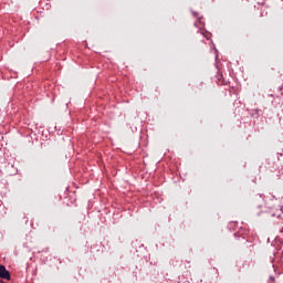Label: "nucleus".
Instances as JSON below:
<instances>
[{"label": "nucleus", "instance_id": "1", "mask_svg": "<svg viewBox=\"0 0 283 283\" xmlns=\"http://www.w3.org/2000/svg\"><path fill=\"white\" fill-rule=\"evenodd\" d=\"M0 277L2 280H10V272L6 269V265H0Z\"/></svg>", "mask_w": 283, "mask_h": 283}]
</instances>
